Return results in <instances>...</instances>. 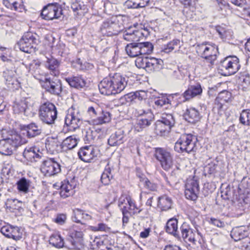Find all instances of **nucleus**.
Returning <instances> with one entry per match:
<instances>
[{
    "instance_id": "32",
    "label": "nucleus",
    "mask_w": 250,
    "mask_h": 250,
    "mask_svg": "<svg viewBox=\"0 0 250 250\" xmlns=\"http://www.w3.org/2000/svg\"><path fill=\"white\" fill-rule=\"evenodd\" d=\"M166 231L175 237L179 236L178 230V220L174 218L169 219L166 224Z\"/></svg>"
},
{
    "instance_id": "52",
    "label": "nucleus",
    "mask_w": 250,
    "mask_h": 250,
    "mask_svg": "<svg viewBox=\"0 0 250 250\" xmlns=\"http://www.w3.org/2000/svg\"><path fill=\"white\" fill-rule=\"evenodd\" d=\"M239 80L244 87H247L250 84V77L248 73L241 74L239 78Z\"/></svg>"
},
{
    "instance_id": "51",
    "label": "nucleus",
    "mask_w": 250,
    "mask_h": 250,
    "mask_svg": "<svg viewBox=\"0 0 250 250\" xmlns=\"http://www.w3.org/2000/svg\"><path fill=\"white\" fill-rule=\"evenodd\" d=\"M140 181L143 184L145 187H146V188L151 191H154L156 190V185L151 183L147 178H141Z\"/></svg>"
},
{
    "instance_id": "38",
    "label": "nucleus",
    "mask_w": 250,
    "mask_h": 250,
    "mask_svg": "<svg viewBox=\"0 0 250 250\" xmlns=\"http://www.w3.org/2000/svg\"><path fill=\"white\" fill-rule=\"evenodd\" d=\"M31 182L24 177L21 178L17 182V189L21 193L26 194L29 192Z\"/></svg>"
},
{
    "instance_id": "15",
    "label": "nucleus",
    "mask_w": 250,
    "mask_h": 250,
    "mask_svg": "<svg viewBox=\"0 0 250 250\" xmlns=\"http://www.w3.org/2000/svg\"><path fill=\"white\" fill-rule=\"evenodd\" d=\"M148 35L149 32L147 29L136 30L135 27H129L124 32L123 38L128 42H136Z\"/></svg>"
},
{
    "instance_id": "20",
    "label": "nucleus",
    "mask_w": 250,
    "mask_h": 250,
    "mask_svg": "<svg viewBox=\"0 0 250 250\" xmlns=\"http://www.w3.org/2000/svg\"><path fill=\"white\" fill-rule=\"evenodd\" d=\"M101 29L105 31L108 36L117 35L122 30L119 24L111 20H107L104 21L102 25Z\"/></svg>"
},
{
    "instance_id": "49",
    "label": "nucleus",
    "mask_w": 250,
    "mask_h": 250,
    "mask_svg": "<svg viewBox=\"0 0 250 250\" xmlns=\"http://www.w3.org/2000/svg\"><path fill=\"white\" fill-rule=\"evenodd\" d=\"M9 238H12L15 240H19L22 237V233L20 229L17 226H11V234Z\"/></svg>"
},
{
    "instance_id": "47",
    "label": "nucleus",
    "mask_w": 250,
    "mask_h": 250,
    "mask_svg": "<svg viewBox=\"0 0 250 250\" xmlns=\"http://www.w3.org/2000/svg\"><path fill=\"white\" fill-rule=\"evenodd\" d=\"M127 202L128 203V206H129V208H130V211H132L133 213H135L136 212L137 210L138 209L135 206V203L133 202V201L131 199L130 197H126L125 198H120L119 200V205H123L124 203Z\"/></svg>"
},
{
    "instance_id": "48",
    "label": "nucleus",
    "mask_w": 250,
    "mask_h": 250,
    "mask_svg": "<svg viewBox=\"0 0 250 250\" xmlns=\"http://www.w3.org/2000/svg\"><path fill=\"white\" fill-rule=\"evenodd\" d=\"M179 43V40L174 39L164 46L163 51L165 53H169L172 51L175 47L178 46Z\"/></svg>"
},
{
    "instance_id": "64",
    "label": "nucleus",
    "mask_w": 250,
    "mask_h": 250,
    "mask_svg": "<svg viewBox=\"0 0 250 250\" xmlns=\"http://www.w3.org/2000/svg\"><path fill=\"white\" fill-rule=\"evenodd\" d=\"M125 210H124L123 214L122 222L123 226L127 224L129 222V219L131 216V212H125Z\"/></svg>"
},
{
    "instance_id": "31",
    "label": "nucleus",
    "mask_w": 250,
    "mask_h": 250,
    "mask_svg": "<svg viewBox=\"0 0 250 250\" xmlns=\"http://www.w3.org/2000/svg\"><path fill=\"white\" fill-rule=\"evenodd\" d=\"M221 196L225 200L237 199V194L232 186L230 185H223L222 186Z\"/></svg>"
},
{
    "instance_id": "61",
    "label": "nucleus",
    "mask_w": 250,
    "mask_h": 250,
    "mask_svg": "<svg viewBox=\"0 0 250 250\" xmlns=\"http://www.w3.org/2000/svg\"><path fill=\"white\" fill-rule=\"evenodd\" d=\"M93 133V132L90 130L86 131L84 137V140L86 142V143H91L94 140V138Z\"/></svg>"
},
{
    "instance_id": "54",
    "label": "nucleus",
    "mask_w": 250,
    "mask_h": 250,
    "mask_svg": "<svg viewBox=\"0 0 250 250\" xmlns=\"http://www.w3.org/2000/svg\"><path fill=\"white\" fill-rule=\"evenodd\" d=\"M73 216L72 219L73 221L76 223H82L81 218H82L83 211L79 208H75L73 210Z\"/></svg>"
},
{
    "instance_id": "44",
    "label": "nucleus",
    "mask_w": 250,
    "mask_h": 250,
    "mask_svg": "<svg viewBox=\"0 0 250 250\" xmlns=\"http://www.w3.org/2000/svg\"><path fill=\"white\" fill-rule=\"evenodd\" d=\"M22 37L23 38V40L31 43V45L34 46H35L39 42L38 36L32 32H26L24 34Z\"/></svg>"
},
{
    "instance_id": "46",
    "label": "nucleus",
    "mask_w": 250,
    "mask_h": 250,
    "mask_svg": "<svg viewBox=\"0 0 250 250\" xmlns=\"http://www.w3.org/2000/svg\"><path fill=\"white\" fill-rule=\"evenodd\" d=\"M27 107V104L23 101L16 102L13 105V110L15 113L24 112Z\"/></svg>"
},
{
    "instance_id": "42",
    "label": "nucleus",
    "mask_w": 250,
    "mask_h": 250,
    "mask_svg": "<svg viewBox=\"0 0 250 250\" xmlns=\"http://www.w3.org/2000/svg\"><path fill=\"white\" fill-rule=\"evenodd\" d=\"M141 55L150 54L152 53L154 46L150 42H139Z\"/></svg>"
},
{
    "instance_id": "30",
    "label": "nucleus",
    "mask_w": 250,
    "mask_h": 250,
    "mask_svg": "<svg viewBox=\"0 0 250 250\" xmlns=\"http://www.w3.org/2000/svg\"><path fill=\"white\" fill-rule=\"evenodd\" d=\"M65 80L71 87L77 89L83 88L86 84L85 81L81 76H72L66 78Z\"/></svg>"
},
{
    "instance_id": "35",
    "label": "nucleus",
    "mask_w": 250,
    "mask_h": 250,
    "mask_svg": "<svg viewBox=\"0 0 250 250\" xmlns=\"http://www.w3.org/2000/svg\"><path fill=\"white\" fill-rule=\"evenodd\" d=\"M111 119V114L109 112L101 110V113L96 118L92 119V122L94 125H99L109 122Z\"/></svg>"
},
{
    "instance_id": "41",
    "label": "nucleus",
    "mask_w": 250,
    "mask_h": 250,
    "mask_svg": "<svg viewBox=\"0 0 250 250\" xmlns=\"http://www.w3.org/2000/svg\"><path fill=\"white\" fill-rule=\"evenodd\" d=\"M112 178L113 175L111 173V169L108 165L102 174L101 182L105 185H108Z\"/></svg>"
},
{
    "instance_id": "63",
    "label": "nucleus",
    "mask_w": 250,
    "mask_h": 250,
    "mask_svg": "<svg viewBox=\"0 0 250 250\" xmlns=\"http://www.w3.org/2000/svg\"><path fill=\"white\" fill-rule=\"evenodd\" d=\"M210 223L214 226L218 228H223L225 227V224L224 222L221 221L220 220L211 218L210 219Z\"/></svg>"
},
{
    "instance_id": "21",
    "label": "nucleus",
    "mask_w": 250,
    "mask_h": 250,
    "mask_svg": "<svg viewBox=\"0 0 250 250\" xmlns=\"http://www.w3.org/2000/svg\"><path fill=\"white\" fill-rule=\"evenodd\" d=\"M78 154L79 158L82 161L86 163L90 162L96 156L95 149L91 146L82 147L79 150Z\"/></svg>"
},
{
    "instance_id": "43",
    "label": "nucleus",
    "mask_w": 250,
    "mask_h": 250,
    "mask_svg": "<svg viewBox=\"0 0 250 250\" xmlns=\"http://www.w3.org/2000/svg\"><path fill=\"white\" fill-rule=\"evenodd\" d=\"M231 98V93L228 91L224 90L220 92L217 97L216 100L221 104L228 102Z\"/></svg>"
},
{
    "instance_id": "60",
    "label": "nucleus",
    "mask_w": 250,
    "mask_h": 250,
    "mask_svg": "<svg viewBox=\"0 0 250 250\" xmlns=\"http://www.w3.org/2000/svg\"><path fill=\"white\" fill-rule=\"evenodd\" d=\"M66 220V216L64 214H58L55 218L54 221L59 225H63Z\"/></svg>"
},
{
    "instance_id": "53",
    "label": "nucleus",
    "mask_w": 250,
    "mask_h": 250,
    "mask_svg": "<svg viewBox=\"0 0 250 250\" xmlns=\"http://www.w3.org/2000/svg\"><path fill=\"white\" fill-rule=\"evenodd\" d=\"M170 103V100L165 97H160L155 101V105L157 108L162 107L163 106L169 104Z\"/></svg>"
},
{
    "instance_id": "39",
    "label": "nucleus",
    "mask_w": 250,
    "mask_h": 250,
    "mask_svg": "<svg viewBox=\"0 0 250 250\" xmlns=\"http://www.w3.org/2000/svg\"><path fill=\"white\" fill-rule=\"evenodd\" d=\"M172 200L167 195H164L159 198L158 206L162 210H167L171 208Z\"/></svg>"
},
{
    "instance_id": "27",
    "label": "nucleus",
    "mask_w": 250,
    "mask_h": 250,
    "mask_svg": "<svg viewBox=\"0 0 250 250\" xmlns=\"http://www.w3.org/2000/svg\"><path fill=\"white\" fill-rule=\"evenodd\" d=\"M222 163L218 161H214L207 165L204 167L205 175H215L222 172Z\"/></svg>"
},
{
    "instance_id": "37",
    "label": "nucleus",
    "mask_w": 250,
    "mask_h": 250,
    "mask_svg": "<svg viewBox=\"0 0 250 250\" xmlns=\"http://www.w3.org/2000/svg\"><path fill=\"white\" fill-rule=\"evenodd\" d=\"M78 141L79 139L76 136H70L63 141L62 148L66 150L73 149L77 146Z\"/></svg>"
},
{
    "instance_id": "10",
    "label": "nucleus",
    "mask_w": 250,
    "mask_h": 250,
    "mask_svg": "<svg viewBox=\"0 0 250 250\" xmlns=\"http://www.w3.org/2000/svg\"><path fill=\"white\" fill-rule=\"evenodd\" d=\"M82 231L70 229L65 242V247L70 250L80 249L83 238Z\"/></svg>"
},
{
    "instance_id": "9",
    "label": "nucleus",
    "mask_w": 250,
    "mask_h": 250,
    "mask_svg": "<svg viewBox=\"0 0 250 250\" xmlns=\"http://www.w3.org/2000/svg\"><path fill=\"white\" fill-rule=\"evenodd\" d=\"M5 83L7 87L13 91L21 87V83L18 79L17 73L15 67H6L2 72Z\"/></svg>"
},
{
    "instance_id": "57",
    "label": "nucleus",
    "mask_w": 250,
    "mask_h": 250,
    "mask_svg": "<svg viewBox=\"0 0 250 250\" xmlns=\"http://www.w3.org/2000/svg\"><path fill=\"white\" fill-rule=\"evenodd\" d=\"M135 96L136 99L138 98L139 100L146 99L147 98V93L144 90L137 91L134 92V94H131V96Z\"/></svg>"
},
{
    "instance_id": "17",
    "label": "nucleus",
    "mask_w": 250,
    "mask_h": 250,
    "mask_svg": "<svg viewBox=\"0 0 250 250\" xmlns=\"http://www.w3.org/2000/svg\"><path fill=\"white\" fill-rule=\"evenodd\" d=\"M41 170L45 176L50 177L61 171V166L54 158L47 159L43 161Z\"/></svg>"
},
{
    "instance_id": "12",
    "label": "nucleus",
    "mask_w": 250,
    "mask_h": 250,
    "mask_svg": "<svg viewBox=\"0 0 250 250\" xmlns=\"http://www.w3.org/2000/svg\"><path fill=\"white\" fill-rule=\"evenodd\" d=\"M175 123V119L171 114L163 113L161 119L157 122L156 129L160 131L161 135H165L170 131Z\"/></svg>"
},
{
    "instance_id": "22",
    "label": "nucleus",
    "mask_w": 250,
    "mask_h": 250,
    "mask_svg": "<svg viewBox=\"0 0 250 250\" xmlns=\"http://www.w3.org/2000/svg\"><path fill=\"white\" fill-rule=\"evenodd\" d=\"M42 153L36 147H27L23 152L24 157L31 162H37L42 158Z\"/></svg>"
},
{
    "instance_id": "40",
    "label": "nucleus",
    "mask_w": 250,
    "mask_h": 250,
    "mask_svg": "<svg viewBox=\"0 0 250 250\" xmlns=\"http://www.w3.org/2000/svg\"><path fill=\"white\" fill-rule=\"evenodd\" d=\"M17 46L21 51L27 53H30L32 49L36 48V46L31 45V43L23 40L22 37L18 42Z\"/></svg>"
},
{
    "instance_id": "5",
    "label": "nucleus",
    "mask_w": 250,
    "mask_h": 250,
    "mask_svg": "<svg viewBox=\"0 0 250 250\" xmlns=\"http://www.w3.org/2000/svg\"><path fill=\"white\" fill-rule=\"evenodd\" d=\"M21 142V137L17 133L11 131L8 136L0 140V153L10 155Z\"/></svg>"
},
{
    "instance_id": "23",
    "label": "nucleus",
    "mask_w": 250,
    "mask_h": 250,
    "mask_svg": "<svg viewBox=\"0 0 250 250\" xmlns=\"http://www.w3.org/2000/svg\"><path fill=\"white\" fill-rule=\"evenodd\" d=\"M125 131L119 129L110 136L108 140V144L111 146H119L125 141Z\"/></svg>"
},
{
    "instance_id": "25",
    "label": "nucleus",
    "mask_w": 250,
    "mask_h": 250,
    "mask_svg": "<svg viewBox=\"0 0 250 250\" xmlns=\"http://www.w3.org/2000/svg\"><path fill=\"white\" fill-rule=\"evenodd\" d=\"M248 233L245 226L234 228L230 232L231 238L235 241L244 240L248 237Z\"/></svg>"
},
{
    "instance_id": "34",
    "label": "nucleus",
    "mask_w": 250,
    "mask_h": 250,
    "mask_svg": "<svg viewBox=\"0 0 250 250\" xmlns=\"http://www.w3.org/2000/svg\"><path fill=\"white\" fill-rule=\"evenodd\" d=\"M139 43H130L125 47L126 53L130 57H136L141 55Z\"/></svg>"
},
{
    "instance_id": "24",
    "label": "nucleus",
    "mask_w": 250,
    "mask_h": 250,
    "mask_svg": "<svg viewBox=\"0 0 250 250\" xmlns=\"http://www.w3.org/2000/svg\"><path fill=\"white\" fill-rule=\"evenodd\" d=\"M202 93V88L199 83L194 85H189L184 93L183 97L186 101L189 100L196 96L200 95Z\"/></svg>"
},
{
    "instance_id": "1",
    "label": "nucleus",
    "mask_w": 250,
    "mask_h": 250,
    "mask_svg": "<svg viewBox=\"0 0 250 250\" xmlns=\"http://www.w3.org/2000/svg\"><path fill=\"white\" fill-rule=\"evenodd\" d=\"M128 78L119 73L104 78L99 84L98 87L102 94L114 95L121 92L127 85Z\"/></svg>"
},
{
    "instance_id": "19",
    "label": "nucleus",
    "mask_w": 250,
    "mask_h": 250,
    "mask_svg": "<svg viewBox=\"0 0 250 250\" xmlns=\"http://www.w3.org/2000/svg\"><path fill=\"white\" fill-rule=\"evenodd\" d=\"M180 229L182 238L185 242H188L192 244H195L197 241L196 237L200 234L197 228L195 227V230L191 229L186 223H184Z\"/></svg>"
},
{
    "instance_id": "8",
    "label": "nucleus",
    "mask_w": 250,
    "mask_h": 250,
    "mask_svg": "<svg viewBox=\"0 0 250 250\" xmlns=\"http://www.w3.org/2000/svg\"><path fill=\"white\" fill-rule=\"evenodd\" d=\"M137 114L138 117L135 125V129L140 132L151 124L154 119V115L149 109L145 110L138 109L137 110Z\"/></svg>"
},
{
    "instance_id": "33",
    "label": "nucleus",
    "mask_w": 250,
    "mask_h": 250,
    "mask_svg": "<svg viewBox=\"0 0 250 250\" xmlns=\"http://www.w3.org/2000/svg\"><path fill=\"white\" fill-rule=\"evenodd\" d=\"M22 0H3L5 6L11 10L22 12L24 9Z\"/></svg>"
},
{
    "instance_id": "18",
    "label": "nucleus",
    "mask_w": 250,
    "mask_h": 250,
    "mask_svg": "<svg viewBox=\"0 0 250 250\" xmlns=\"http://www.w3.org/2000/svg\"><path fill=\"white\" fill-rule=\"evenodd\" d=\"M200 106L199 109L194 107L187 109L184 114L185 119L188 123L193 124L199 122L201 118V114L204 113L207 109L204 104H201Z\"/></svg>"
},
{
    "instance_id": "26",
    "label": "nucleus",
    "mask_w": 250,
    "mask_h": 250,
    "mask_svg": "<svg viewBox=\"0 0 250 250\" xmlns=\"http://www.w3.org/2000/svg\"><path fill=\"white\" fill-rule=\"evenodd\" d=\"M146 63L147 65L146 71L149 73L159 71L163 68L164 64L162 60L155 58H149Z\"/></svg>"
},
{
    "instance_id": "56",
    "label": "nucleus",
    "mask_w": 250,
    "mask_h": 250,
    "mask_svg": "<svg viewBox=\"0 0 250 250\" xmlns=\"http://www.w3.org/2000/svg\"><path fill=\"white\" fill-rule=\"evenodd\" d=\"M60 194L61 197L64 199L71 196L72 192H69V189L66 186H61Z\"/></svg>"
},
{
    "instance_id": "45",
    "label": "nucleus",
    "mask_w": 250,
    "mask_h": 250,
    "mask_svg": "<svg viewBox=\"0 0 250 250\" xmlns=\"http://www.w3.org/2000/svg\"><path fill=\"white\" fill-rule=\"evenodd\" d=\"M240 123L245 125H250V110L244 109L240 114Z\"/></svg>"
},
{
    "instance_id": "4",
    "label": "nucleus",
    "mask_w": 250,
    "mask_h": 250,
    "mask_svg": "<svg viewBox=\"0 0 250 250\" xmlns=\"http://www.w3.org/2000/svg\"><path fill=\"white\" fill-rule=\"evenodd\" d=\"M239 59L235 56H229L221 61L219 70L224 76H230L235 74L240 68Z\"/></svg>"
},
{
    "instance_id": "58",
    "label": "nucleus",
    "mask_w": 250,
    "mask_h": 250,
    "mask_svg": "<svg viewBox=\"0 0 250 250\" xmlns=\"http://www.w3.org/2000/svg\"><path fill=\"white\" fill-rule=\"evenodd\" d=\"M239 247L242 250H250V238H247L242 241Z\"/></svg>"
},
{
    "instance_id": "36",
    "label": "nucleus",
    "mask_w": 250,
    "mask_h": 250,
    "mask_svg": "<svg viewBox=\"0 0 250 250\" xmlns=\"http://www.w3.org/2000/svg\"><path fill=\"white\" fill-rule=\"evenodd\" d=\"M49 242L50 245L57 248L65 247V242L59 233L52 234L49 238Z\"/></svg>"
},
{
    "instance_id": "55",
    "label": "nucleus",
    "mask_w": 250,
    "mask_h": 250,
    "mask_svg": "<svg viewBox=\"0 0 250 250\" xmlns=\"http://www.w3.org/2000/svg\"><path fill=\"white\" fill-rule=\"evenodd\" d=\"M149 59V58H145L144 59L141 58H138L136 61V64L137 66L140 68H144L146 70L147 65L146 62L148 61Z\"/></svg>"
},
{
    "instance_id": "14",
    "label": "nucleus",
    "mask_w": 250,
    "mask_h": 250,
    "mask_svg": "<svg viewBox=\"0 0 250 250\" xmlns=\"http://www.w3.org/2000/svg\"><path fill=\"white\" fill-rule=\"evenodd\" d=\"M199 191V183L195 177L187 179L185 185V194L188 199L195 201L197 199Z\"/></svg>"
},
{
    "instance_id": "16",
    "label": "nucleus",
    "mask_w": 250,
    "mask_h": 250,
    "mask_svg": "<svg viewBox=\"0 0 250 250\" xmlns=\"http://www.w3.org/2000/svg\"><path fill=\"white\" fill-rule=\"evenodd\" d=\"M42 87L46 91L58 96L62 91L61 82L56 76H54L53 78H46L43 82Z\"/></svg>"
},
{
    "instance_id": "59",
    "label": "nucleus",
    "mask_w": 250,
    "mask_h": 250,
    "mask_svg": "<svg viewBox=\"0 0 250 250\" xmlns=\"http://www.w3.org/2000/svg\"><path fill=\"white\" fill-rule=\"evenodd\" d=\"M11 225H6L3 226L0 229V232L5 237L9 238L11 234Z\"/></svg>"
},
{
    "instance_id": "3",
    "label": "nucleus",
    "mask_w": 250,
    "mask_h": 250,
    "mask_svg": "<svg viewBox=\"0 0 250 250\" xmlns=\"http://www.w3.org/2000/svg\"><path fill=\"white\" fill-rule=\"evenodd\" d=\"M197 142L196 136L191 134H183L175 143L174 150L179 153H189L194 151Z\"/></svg>"
},
{
    "instance_id": "62",
    "label": "nucleus",
    "mask_w": 250,
    "mask_h": 250,
    "mask_svg": "<svg viewBox=\"0 0 250 250\" xmlns=\"http://www.w3.org/2000/svg\"><path fill=\"white\" fill-rule=\"evenodd\" d=\"M91 246L93 247V249H96L99 248L101 246L103 245V242L102 241L100 238L96 237L93 241L90 242Z\"/></svg>"
},
{
    "instance_id": "6",
    "label": "nucleus",
    "mask_w": 250,
    "mask_h": 250,
    "mask_svg": "<svg viewBox=\"0 0 250 250\" xmlns=\"http://www.w3.org/2000/svg\"><path fill=\"white\" fill-rule=\"evenodd\" d=\"M57 117V108L53 104L47 102L40 106L39 117L43 123L48 125L54 124Z\"/></svg>"
},
{
    "instance_id": "2",
    "label": "nucleus",
    "mask_w": 250,
    "mask_h": 250,
    "mask_svg": "<svg viewBox=\"0 0 250 250\" xmlns=\"http://www.w3.org/2000/svg\"><path fill=\"white\" fill-rule=\"evenodd\" d=\"M196 51L201 57L205 59L207 62L210 63L209 66L214 64L218 53V48L215 44L212 45L208 42L198 44Z\"/></svg>"
},
{
    "instance_id": "11",
    "label": "nucleus",
    "mask_w": 250,
    "mask_h": 250,
    "mask_svg": "<svg viewBox=\"0 0 250 250\" xmlns=\"http://www.w3.org/2000/svg\"><path fill=\"white\" fill-rule=\"evenodd\" d=\"M82 117L79 111L73 108H69L65 118V125L70 131H75L82 124Z\"/></svg>"
},
{
    "instance_id": "29",
    "label": "nucleus",
    "mask_w": 250,
    "mask_h": 250,
    "mask_svg": "<svg viewBox=\"0 0 250 250\" xmlns=\"http://www.w3.org/2000/svg\"><path fill=\"white\" fill-rule=\"evenodd\" d=\"M60 63L59 61L54 58L51 57L47 58L45 63V66L49 71L50 73L53 76H57L59 74V66Z\"/></svg>"
},
{
    "instance_id": "50",
    "label": "nucleus",
    "mask_w": 250,
    "mask_h": 250,
    "mask_svg": "<svg viewBox=\"0 0 250 250\" xmlns=\"http://www.w3.org/2000/svg\"><path fill=\"white\" fill-rule=\"evenodd\" d=\"M101 108L98 106H90L87 109V113L91 118L94 119L96 118L98 115L101 113Z\"/></svg>"
},
{
    "instance_id": "7",
    "label": "nucleus",
    "mask_w": 250,
    "mask_h": 250,
    "mask_svg": "<svg viewBox=\"0 0 250 250\" xmlns=\"http://www.w3.org/2000/svg\"><path fill=\"white\" fill-rule=\"evenodd\" d=\"M154 156L165 170L168 171L172 167L173 164V156L167 150L163 148H156Z\"/></svg>"
},
{
    "instance_id": "28",
    "label": "nucleus",
    "mask_w": 250,
    "mask_h": 250,
    "mask_svg": "<svg viewBox=\"0 0 250 250\" xmlns=\"http://www.w3.org/2000/svg\"><path fill=\"white\" fill-rule=\"evenodd\" d=\"M25 128L26 135L29 138L40 135L42 131V126L34 123L28 125Z\"/></svg>"
},
{
    "instance_id": "13",
    "label": "nucleus",
    "mask_w": 250,
    "mask_h": 250,
    "mask_svg": "<svg viewBox=\"0 0 250 250\" xmlns=\"http://www.w3.org/2000/svg\"><path fill=\"white\" fill-rule=\"evenodd\" d=\"M62 9L58 5L49 3L44 6L41 13V16L45 20H53L60 18L62 15Z\"/></svg>"
}]
</instances>
